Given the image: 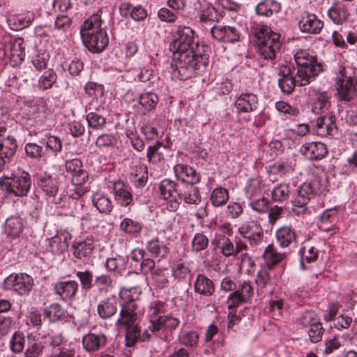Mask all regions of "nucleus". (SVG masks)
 Instances as JSON below:
<instances>
[{"label": "nucleus", "instance_id": "f257e3e1", "mask_svg": "<svg viewBox=\"0 0 357 357\" xmlns=\"http://www.w3.org/2000/svg\"><path fill=\"white\" fill-rule=\"evenodd\" d=\"M207 49V46L195 41L192 29L178 26L169 44L173 59L176 60L174 64H171L172 79L185 81L204 72L209 61Z\"/></svg>", "mask_w": 357, "mask_h": 357}, {"label": "nucleus", "instance_id": "f03ea898", "mask_svg": "<svg viewBox=\"0 0 357 357\" xmlns=\"http://www.w3.org/2000/svg\"><path fill=\"white\" fill-rule=\"evenodd\" d=\"M296 68L290 64H280L278 67V86L281 91L290 95L296 86L309 84L321 72L323 65L309 50H299L294 55Z\"/></svg>", "mask_w": 357, "mask_h": 357}, {"label": "nucleus", "instance_id": "7ed1b4c3", "mask_svg": "<svg viewBox=\"0 0 357 357\" xmlns=\"http://www.w3.org/2000/svg\"><path fill=\"white\" fill-rule=\"evenodd\" d=\"M250 33L255 38L260 58L271 61L274 64L273 61L282 45L280 34L272 31L267 25L258 23L252 25Z\"/></svg>", "mask_w": 357, "mask_h": 357}, {"label": "nucleus", "instance_id": "20e7f679", "mask_svg": "<svg viewBox=\"0 0 357 357\" xmlns=\"http://www.w3.org/2000/svg\"><path fill=\"white\" fill-rule=\"evenodd\" d=\"M31 186V176L26 172L3 175L0 178V188L9 196H26Z\"/></svg>", "mask_w": 357, "mask_h": 357}, {"label": "nucleus", "instance_id": "39448f33", "mask_svg": "<svg viewBox=\"0 0 357 357\" xmlns=\"http://www.w3.org/2000/svg\"><path fill=\"white\" fill-rule=\"evenodd\" d=\"M33 284V278L24 273H13L4 279L3 283L5 289L13 291L19 296L29 295Z\"/></svg>", "mask_w": 357, "mask_h": 357}, {"label": "nucleus", "instance_id": "423d86ee", "mask_svg": "<svg viewBox=\"0 0 357 357\" xmlns=\"http://www.w3.org/2000/svg\"><path fill=\"white\" fill-rule=\"evenodd\" d=\"M351 68L347 66L342 68L337 75V93L340 100L349 102L356 96Z\"/></svg>", "mask_w": 357, "mask_h": 357}, {"label": "nucleus", "instance_id": "0eeeda50", "mask_svg": "<svg viewBox=\"0 0 357 357\" xmlns=\"http://www.w3.org/2000/svg\"><path fill=\"white\" fill-rule=\"evenodd\" d=\"M312 123V134L321 137H333L337 134L336 117L332 113L319 116L315 123Z\"/></svg>", "mask_w": 357, "mask_h": 357}, {"label": "nucleus", "instance_id": "6e6552de", "mask_svg": "<svg viewBox=\"0 0 357 357\" xmlns=\"http://www.w3.org/2000/svg\"><path fill=\"white\" fill-rule=\"evenodd\" d=\"M83 43L93 53H100L106 49L109 44V36L106 30L80 32Z\"/></svg>", "mask_w": 357, "mask_h": 357}, {"label": "nucleus", "instance_id": "1a4fd4ad", "mask_svg": "<svg viewBox=\"0 0 357 357\" xmlns=\"http://www.w3.org/2000/svg\"><path fill=\"white\" fill-rule=\"evenodd\" d=\"M253 296L254 287L252 282L248 280L243 281L229 295L227 299L228 310L236 308L240 305L249 302Z\"/></svg>", "mask_w": 357, "mask_h": 357}, {"label": "nucleus", "instance_id": "9d476101", "mask_svg": "<svg viewBox=\"0 0 357 357\" xmlns=\"http://www.w3.org/2000/svg\"><path fill=\"white\" fill-rule=\"evenodd\" d=\"M23 45V38H18L13 42L6 44L3 47H0V58H8L11 66L20 65L25 56Z\"/></svg>", "mask_w": 357, "mask_h": 357}, {"label": "nucleus", "instance_id": "9b49d317", "mask_svg": "<svg viewBox=\"0 0 357 357\" xmlns=\"http://www.w3.org/2000/svg\"><path fill=\"white\" fill-rule=\"evenodd\" d=\"M238 232L252 247L260 245L264 237L262 227L255 221L243 223L238 227Z\"/></svg>", "mask_w": 357, "mask_h": 357}, {"label": "nucleus", "instance_id": "f8f14e48", "mask_svg": "<svg viewBox=\"0 0 357 357\" xmlns=\"http://www.w3.org/2000/svg\"><path fill=\"white\" fill-rule=\"evenodd\" d=\"M211 33L214 39L224 43H234L243 38L239 26H213Z\"/></svg>", "mask_w": 357, "mask_h": 357}, {"label": "nucleus", "instance_id": "ddd939ff", "mask_svg": "<svg viewBox=\"0 0 357 357\" xmlns=\"http://www.w3.org/2000/svg\"><path fill=\"white\" fill-rule=\"evenodd\" d=\"M112 192L117 205L128 207L134 205L132 188L126 183L116 180L112 183Z\"/></svg>", "mask_w": 357, "mask_h": 357}, {"label": "nucleus", "instance_id": "4468645a", "mask_svg": "<svg viewBox=\"0 0 357 357\" xmlns=\"http://www.w3.org/2000/svg\"><path fill=\"white\" fill-rule=\"evenodd\" d=\"M79 284L76 280H61L53 284L54 294L63 302L73 300L77 294Z\"/></svg>", "mask_w": 357, "mask_h": 357}, {"label": "nucleus", "instance_id": "2eb2a0df", "mask_svg": "<svg viewBox=\"0 0 357 357\" xmlns=\"http://www.w3.org/2000/svg\"><path fill=\"white\" fill-rule=\"evenodd\" d=\"M327 16L334 24L342 25L349 19V6L342 1L333 0L327 10Z\"/></svg>", "mask_w": 357, "mask_h": 357}, {"label": "nucleus", "instance_id": "dca6fc26", "mask_svg": "<svg viewBox=\"0 0 357 357\" xmlns=\"http://www.w3.org/2000/svg\"><path fill=\"white\" fill-rule=\"evenodd\" d=\"M324 27V22L317 15L304 12L298 22V28L303 33L318 34Z\"/></svg>", "mask_w": 357, "mask_h": 357}, {"label": "nucleus", "instance_id": "f3484780", "mask_svg": "<svg viewBox=\"0 0 357 357\" xmlns=\"http://www.w3.org/2000/svg\"><path fill=\"white\" fill-rule=\"evenodd\" d=\"M338 207L326 209L319 216V228L326 232L335 234L338 231L336 223L338 222Z\"/></svg>", "mask_w": 357, "mask_h": 357}, {"label": "nucleus", "instance_id": "a211bd4d", "mask_svg": "<svg viewBox=\"0 0 357 357\" xmlns=\"http://www.w3.org/2000/svg\"><path fill=\"white\" fill-rule=\"evenodd\" d=\"M82 162L78 158H73L66 162V171L71 174V181L74 185H83L88 179V173L82 169Z\"/></svg>", "mask_w": 357, "mask_h": 357}, {"label": "nucleus", "instance_id": "6ab92c4d", "mask_svg": "<svg viewBox=\"0 0 357 357\" xmlns=\"http://www.w3.org/2000/svg\"><path fill=\"white\" fill-rule=\"evenodd\" d=\"M238 114L255 112L259 107L258 96L253 93H242L234 102Z\"/></svg>", "mask_w": 357, "mask_h": 357}, {"label": "nucleus", "instance_id": "aec40b11", "mask_svg": "<svg viewBox=\"0 0 357 357\" xmlns=\"http://www.w3.org/2000/svg\"><path fill=\"white\" fill-rule=\"evenodd\" d=\"M180 320L170 315H165L158 323V326H155L153 333L157 337L162 341H167L169 332L175 330L179 325Z\"/></svg>", "mask_w": 357, "mask_h": 357}, {"label": "nucleus", "instance_id": "412c9836", "mask_svg": "<svg viewBox=\"0 0 357 357\" xmlns=\"http://www.w3.org/2000/svg\"><path fill=\"white\" fill-rule=\"evenodd\" d=\"M176 178L182 183H188L190 185L197 184L201 181V175L192 167L185 164H176L174 167Z\"/></svg>", "mask_w": 357, "mask_h": 357}, {"label": "nucleus", "instance_id": "4be33fe9", "mask_svg": "<svg viewBox=\"0 0 357 357\" xmlns=\"http://www.w3.org/2000/svg\"><path fill=\"white\" fill-rule=\"evenodd\" d=\"M142 291L139 287H123L119 292V298L121 307L137 309V301Z\"/></svg>", "mask_w": 357, "mask_h": 357}, {"label": "nucleus", "instance_id": "5701e85b", "mask_svg": "<svg viewBox=\"0 0 357 357\" xmlns=\"http://www.w3.org/2000/svg\"><path fill=\"white\" fill-rule=\"evenodd\" d=\"M72 235L67 231H59L49 239V248L54 255H62L68 250Z\"/></svg>", "mask_w": 357, "mask_h": 357}, {"label": "nucleus", "instance_id": "b1692460", "mask_svg": "<svg viewBox=\"0 0 357 357\" xmlns=\"http://www.w3.org/2000/svg\"><path fill=\"white\" fill-rule=\"evenodd\" d=\"M300 152L309 160H319L327 155L328 149L324 143L310 142L302 145Z\"/></svg>", "mask_w": 357, "mask_h": 357}, {"label": "nucleus", "instance_id": "393cba45", "mask_svg": "<svg viewBox=\"0 0 357 357\" xmlns=\"http://www.w3.org/2000/svg\"><path fill=\"white\" fill-rule=\"evenodd\" d=\"M37 185L47 199H53L52 202H54L55 204L58 203L55 201L56 195L59 191V181L56 178L45 173L38 177Z\"/></svg>", "mask_w": 357, "mask_h": 357}, {"label": "nucleus", "instance_id": "a878e982", "mask_svg": "<svg viewBox=\"0 0 357 357\" xmlns=\"http://www.w3.org/2000/svg\"><path fill=\"white\" fill-rule=\"evenodd\" d=\"M118 303L115 296L100 300L97 305V313L102 319H109L117 313Z\"/></svg>", "mask_w": 357, "mask_h": 357}, {"label": "nucleus", "instance_id": "bb28decb", "mask_svg": "<svg viewBox=\"0 0 357 357\" xmlns=\"http://www.w3.org/2000/svg\"><path fill=\"white\" fill-rule=\"evenodd\" d=\"M83 348L88 352H94L104 347L107 343V337L104 333H89L82 340Z\"/></svg>", "mask_w": 357, "mask_h": 357}, {"label": "nucleus", "instance_id": "cd10ccee", "mask_svg": "<svg viewBox=\"0 0 357 357\" xmlns=\"http://www.w3.org/2000/svg\"><path fill=\"white\" fill-rule=\"evenodd\" d=\"M297 238L298 234L291 225L282 226L275 231L276 242L281 248H287L296 243Z\"/></svg>", "mask_w": 357, "mask_h": 357}, {"label": "nucleus", "instance_id": "c85d7f7f", "mask_svg": "<svg viewBox=\"0 0 357 357\" xmlns=\"http://www.w3.org/2000/svg\"><path fill=\"white\" fill-rule=\"evenodd\" d=\"M193 286L195 293L205 297L211 296L215 291L213 280L202 273L197 275Z\"/></svg>", "mask_w": 357, "mask_h": 357}, {"label": "nucleus", "instance_id": "c756f323", "mask_svg": "<svg viewBox=\"0 0 357 357\" xmlns=\"http://www.w3.org/2000/svg\"><path fill=\"white\" fill-rule=\"evenodd\" d=\"M73 255L77 259H82L89 256L93 250V238L87 236L85 238H79L73 243Z\"/></svg>", "mask_w": 357, "mask_h": 357}, {"label": "nucleus", "instance_id": "7c9ffc66", "mask_svg": "<svg viewBox=\"0 0 357 357\" xmlns=\"http://www.w3.org/2000/svg\"><path fill=\"white\" fill-rule=\"evenodd\" d=\"M286 257V253L279 252L272 244H269L265 248L262 255L266 268L268 270L273 269L276 265L284 260Z\"/></svg>", "mask_w": 357, "mask_h": 357}, {"label": "nucleus", "instance_id": "2f4dec72", "mask_svg": "<svg viewBox=\"0 0 357 357\" xmlns=\"http://www.w3.org/2000/svg\"><path fill=\"white\" fill-rule=\"evenodd\" d=\"M330 98L326 91L317 92L312 99V112L317 114H327L331 107Z\"/></svg>", "mask_w": 357, "mask_h": 357}, {"label": "nucleus", "instance_id": "473e14b6", "mask_svg": "<svg viewBox=\"0 0 357 357\" xmlns=\"http://www.w3.org/2000/svg\"><path fill=\"white\" fill-rule=\"evenodd\" d=\"M280 10L281 4L276 0H261L255 7V13L257 15L266 17L279 13Z\"/></svg>", "mask_w": 357, "mask_h": 357}, {"label": "nucleus", "instance_id": "72a5a7b5", "mask_svg": "<svg viewBox=\"0 0 357 357\" xmlns=\"http://www.w3.org/2000/svg\"><path fill=\"white\" fill-rule=\"evenodd\" d=\"M17 149L16 139L8 135L0 139V155L7 161H11Z\"/></svg>", "mask_w": 357, "mask_h": 357}, {"label": "nucleus", "instance_id": "f704fd0d", "mask_svg": "<svg viewBox=\"0 0 357 357\" xmlns=\"http://www.w3.org/2000/svg\"><path fill=\"white\" fill-rule=\"evenodd\" d=\"M263 188V181L259 176L250 178L247 180L243 192L248 200H252L261 195Z\"/></svg>", "mask_w": 357, "mask_h": 357}, {"label": "nucleus", "instance_id": "c9c22d12", "mask_svg": "<svg viewBox=\"0 0 357 357\" xmlns=\"http://www.w3.org/2000/svg\"><path fill=\"white\" fill-rule=\"evenodd\" d=\"M178 187V184L170 179L165 178L162 180L159 184L160 197L165 200H168L172 197L179 198V195H182V192Z\"/></svg>", "mask_w": 357, "mask_h": 357}, {"label": "nucleus", "instance_id": "e433bc0d", "mask_svg": "<svg viewBox=\"0 0 357 357\" xmlns=\"http://www.w3.org/2000/svg\"><path fill=\"white\" fill-rule=\"evenodd\" d=\"M269 270L266 268H261L257 273L255 284L258 296H265L268 292V287L272 285Z\"/></svg>", "mask_w": 357, "mask_h": 357}, {"label": "nucleus", "instance_id": "4c0bfd02", "mask_svg": "<svg viewBox=\"0 0 357 357\" xmlns=\"http://www.w3.org/2000/svg\"><path fill=\"white\" fill-rule=\"evenodd\" d=\"M102 9H98L96 13L92 14L89 17L85 20L81 26L80 32L105 30L102 28V25L104 22L102 19Z\"/></svg>", "mask_w": 357, "mask_h": 357}, {"label": "nucleus", "instance_id": "58836bf2", "mask_svg": "<svg viewBox=\"0 0 357 357\" xmlns=\"http://www.w3.org/2000/svg\"><path fill=\"white\" fill-rule=\"evenodd\" d=\"M120 230L127 235L137 237L140 235L143 224L130 218H125L120 223Z\"/></svg>", "mask_w": 357, "mask_h": 357}, {"label": "nucleus", "instance_id": "ea45409f", "mask_svg": "<svg viewBox=\"0 0 357 357\" xmlns=\"http://www.w3.org/2000/svg\"><path fill=\"white\" fill-rule=\"evenodd\" d=\"M114 280L108 274L98 275L94 279L93 286L99 294H107L114 287Z\"/></svg>", "mask_w": 357, "mask_h": 357}, {"label": "nucleus", "instance_id": "a19ab883", "mask_svg": "<svg viewBox=\"0 0 357 357\" xmlns=\"http://www.w3.org/2000/svg\"><path fill=\"white\" fill-rule=\"evenodd\" d=\"M137 309L121 307L119 318L116 321L118 326L130 327L136 325L137 320Z\"/></svg>", "mask_w": 357, "mask_h": 357}, {"label": "nucleus", "instance_id": "79ce46f5", "mask_svg": "<svg viewBox=\"0 0 357 357\" xmlns=\"http://www.w3.org/2000/svg\"><path fill=\"white\" fill-rule=\"evenodd\" d=\"M34 20V14L29 13L26 15H19L8 19L11 29L15 31L22 30L29 26Z\"/></svg>", "mask_w": 357, "mask_h": 357}, {"label": "nucleus", "instance_id": "37998d69", "mask_svg": "<svg viewBox=\"0 0 357 357\" xmlns=\"http://www.w3.org/2000/svg\"><path fill=\"white\" fill-rule=\"evenodd\" d=\"M209 199L211 204L214 207H222L229 201V191L223 187H218L212 190Z\"/></svg>", "mask_w": 357, "mask_h": 357}, {"label": "nucleus", "instance_id": "c03bdc74", "mask_svg": "<svg viewBox=\"0 0 357 357\" xmlns=\"http://www.w3.org/2000/svg\"><path fill=\"white\" fill-rule=\"evenodd\" d=\"M159 100V97L156 93L144 92L139 96L138 102L146 112H151L155 109Z\"/></svg>", "mask_w": 357, "mask_h": 357}, {"label": "nucleus", "instance_id": "a18cd8bd", "mask_svg": "<svg viewBox=\"0 0 357 357\" xmlns=\"http://www.w3.org/2000/svg\"><path fill=\"white\" fill-rule=\"evenodd\" d=\"M301 258L300 268L302 270L307 268L305 263L310 264L317 260L319 257V250L317 248L312 246L306 250L305 247H302L298 250Z\"/></svg>", "mask_w": 357, "mask_h": 357}, {"label": "nucleus", "instance_id": "49530a36", "mask_svg": "<svg viewBox=\"0 0 357 357\" xmlns=\"http://www.w3.org/2000/svg\"><path fill=\"white\" fill-rule=\"evenodd\" d=\"M23 231V220L19 217L7 218L5 222V232L12 238L17 237Z\"/></svg>", "mask_w": 357, "mask_h": 357}, {"label": "nucleus", "instance_id": "de8ad7c7", "mask_svg": "<svg viewBox=\"0 0 357 357\" xmlns=\"http://www.w3.org/2000/svg\"><path fill=\"white\" fill-rule=\"evenodd\" d=\"M164 311V303L160 301L155 302L151 305L149 310V328L152 330V333L154 332L155 326H158L159 320L161 319L165 315H162Z\"/></svg>", "mask_w": 357, "mask_h": 357}, {"label": "nucleus", "instance_id": "09e8293b", "mask_svg": "<svg viewBox=\"0 0 357 357\" xmlns=\"http://www.w3.org/2000/svg\"><path fill=\"white\" fill-rule=\"evenodd\" d=\"M26 340L24 333L21 331H15L9 340V348L15 354H21L25 347Z\"/></svg>", "mask_w": 357, "mask_h": 357}, {"label": "nucleus", "instance_id": "8fccbe9b", "mask_svg": "<svg viewBox=\"0 0 357 357\" xmlns=\"http://www.w3.org/2000/svg\"><path fill=\"white\" fill-rule=\"evenodd\" d=\"M314 195L310 187L306 183L301 185L297 190L296 196L294 197V203L296 206L303 207L308 203Z\"/></svg>", "mask_w": 357, "mask_h": 357}, {"label": "nucleus", "instance_id": "3c124183", "mask_svg": "<svg viewBox=\"0 0 357 357\" xmlns=\"http://www.w3.org/2000/svg\"><path fill=\"white\" fill-rule=\"evenodd\" d=\"M44 315L50 322H56L65 318V310L60 304L54 303L44 309Z\"/></svg>", "mask_w": 357, "mask_h": 357}, {"label": "nucleus", "instance_id": "603ef678", "mask_svg": "<svg viewBox=\"0 0 357 357\" xmlns=\"http://www.w3.org/2000/svg\"><path fill=\"white\" fill-rule=\"evenodd\" d=\"M146 248L155 257H165L169 252V249L165 242L158 239H153L148 242Z\"/></svg>", "mask_w": 357, "mask_h": 357}, {"label": "nucleus", "instance_id": "864d4df0", "mask_svg": "<svg viewBox=\"0 0 357 357\" xmlns=\"http://www.w3.org/2000/svg\"><path fill=\"white\" fill-rule=\"evenodd\" d=\"M93 204L101 213L109 214L113 209L112 200L105 195H96L93 198Z\"/></svg>", "mask_w": 357, "mask_h": 357}, {"label": "nucleus", "instance_id": "5fc2aeb1", "mask_svg": "<svg viewBox=\"0 0 357 357\" xmlns=\"http://www.w3.org/2000/svg\"><path fill=\"white\" fill-rule=\"evenodd\" d=\"M43 144H45V149L50 151L54 156H56L61 152L63 145L61 139L50 134H46L45 139H43Z\"/></svg>", "mask_w": 357, "mask_h": 357}, {"label": "nucleus", "instance_id": "6e6d98bb", "mask_svg": "<svg viewBox=\"0 0 357 357\" xmlns=\"http://www.w3.org/2000/svg\"><path fill=\"white\" fill-rule=\"evenodd\" d=\"M105 268L109 272L122 273L126 268V259L120 255L108 258L105 262Z\"/></svg>", "mask_w": 357, "mask_h": 357}, {"label": "nucleus", "instance_id": "4d7b16f0", "mask_svg": "<svg viewBox=\"0 0 357 357\" xmlns=\"http://www.w3.org/2000/svg\"><path fill=\"white\" fill-rule=\"evenodd\" d=\"M56 73L52 69H50L44 72L39 77L38 81V87L42 91L48 90L53 86V85L56 82Z\"/></svg>", "mask_w": 357, "mask_h": 357}, {"label": "nucleus", "instance_id": "13d9d810", "mask_svg": "<svg viewBox=\"0 0 357 357\" xmlns=\"http://www.w3.org/2000/svg\"><path fill=\"white\" fill-rule=\"evenodd\" d=\"M162 146V142L158 141L154 145L148 147L146 158L149 162L160 165L165 162L164 154L158 151Z\"/></svg>", "mask_w": 357, "mask_h": 357}, {"label": "nucleus", "instance_id": "bf43d9fd", "mask_svg": "<svg viewBox=\"0 0 357 357\" xmlns=\"http://www.w3.org/2000/svg\"><path fill=\"white\" fill-rule=\"evenodd\" d=\"M217 246L221 250V253L226 257H234V243L225 235H219L215 239Z\"/></svg>", "mask_w": 357, "mask_h": 357}, {"label": "nucleus", "instance_id": "052dcab7", "mask_svg": "<svg viewBox=\"0 0 357 357\" xmlns=\"http://www.w3.org/2000/svg\"><path fill=\"white\" fill-rule=\"evenodd\" d=\"M290 195V185L287 183L278 184L271 191V197L274 202H283L287 200Z\"/></svg>", "mask_w": 357, "mask_h": 357}, {"label": "nucleus", "instance_id": "680f3d73", "mask_svg": "<svg viewBox=\"0 0 357 357\" xmlns=\"http://www.w3.org/2000/svg\"><path fill=\"white\" fill-rule=\"evenodd\" d=\"M76 277L79 279L82 290L88 292L93 287V274L91 271L86 269L84 271H77Z\"/></svg>", "mask_w": 357, "mask_h": 357}, {"label": "nucleus", "instance_id": "e2e57ef3", "mask_svg": "<svg viewBox=\"0 0 357 357\" xmlns=\"http://www.w3.org/2000/svg\"><path fill=\"white\" fill-rule=\"evenodd\" d=\"M218 10L213 6H207L200 10L199 20L202 23L218 22L220 18Z\"/></svg>", "mask_w": 357, "mask_h": 357}, {"label": "nucleus", "instance_id": "0e129e2a", "mask_svg": "<svg viewBox=\"0 0 357 357\" xmlns=\"http://www.w3.org/2000/svg\"><path fill=\"white\" fill-rule=\"evenodd\" d=\"M170 272L168 268H157L152 272V280L159 288L165 287L169 283Z\"/></svg>", "mask_w": 357, "mask_h": 357}, {"label": "nucleus", "instance_id": "69168bd1", "mask_svg": "<svg viewBox=\"0 0 357 357\" xmlns=\"http://www.w3.org/2000/svg\"><path fill=\"white\" fill-rule=\"evenodd\" d=\"M180 14L169 7H162L157 12L158 18L162 22L174 24Z\"/></svg>", "mask_w": 357, "mask_h": 357}, {"label": "nucleus", "instance_id": "338daca9", "mask_svg": "<svg viewBox=\"0 0 357 357\" xmlns=\"http://www.w3.org/2000/svg\"><path fill=\"white\" fill-rule=\"evenodd\" d=\"M209 243V239L203 232L196 233L191 241L192 250L195 252H199L206 250Z\"/></svg>", "mask_w": 357, "mask_h": 357}, {"label": "nucleus", "instance_id": "774afa93", "mask_svg": "<svg viewBox=\"0 0 357 357\" xmlns=\"http://www.w3.org/2000/svg\"><path fill=\"white\" fill-rule=\"evenodd\" d=\"M44 349L43 343L34 340L29 342L24 353V357H39L42 355Z\"/></svg>", "mask_w": 357, "mask_h": 357}]
</instances>
